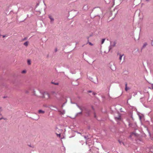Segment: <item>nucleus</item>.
<instances>
[{"mask_svg":"<svg viewBox=\"0 0 153 153\" xmlns=\"http://www.w3.org/2000/svg\"><path fill=\"white\" fill-rule=\"evenodd\" d=\"M105 39H102V43H101L102 44H103L104 43V42H105Z\"/></svg>","mask_w":153,"mask_h":153,"instance_id":"13","label":"nucleus"},{"mask_svg":"<svg viewBox=\"0 0 153 153\" xmlns=\"http://www.w3.org/2000/svg\"><path fill=\"white\" fill-rule=\"evenodd\" d=\"M41 98L48 100L50 98V96L49 94L47 92H44L42 94L40 97Z\"/></svg>","mask_w":153,"mask_h":153,"instance_id":"1","label":"nucleus"},{"mask_svg":"<svg viewBox=\"0 0 153 153\" xmlns=\"http://www.w3.org/2000/svg\"><path fill=\"white\" fill-rule=\"evenodd\" d=\"M129 89V88L128 87H127V84L126 83V88H125V90L126 91H127Z\"/></svg>","mask_w":153,"mask_h":153,"instance_id":"6","label":"nucleus"},{"mask_svg":"<svg viewBox=\"0 0 153 153\" xmlns=\"http://www.w3.org/2000/svg\"><path fill=\"white\" fill-rule=\"evenodd\" d=\"M82 111H81L80 112H79V113H78L76 115H79V114H82Z\"/></svg>","mask_w":153,"mask_h":153,"instance_id":"16","label":"nucleus"},{"mask_svg":"<svg viewBox=\"0 0 153 153\" xmlns=\"http://www.w3.org/2000/svg\"><path fill=\"white\" fill-rule=\"evenodd\" d=\"M77 106L80 109V110H81V111H82V108H81V107H80L79 106H78V105H77Z\"/></svg>","mask_w":153,"mask_h":153,"instance_id":"18","label":"nucleus"},{"mask_svg":"<svg viewBox=\"0 0 153 153\" xmlns=\"http://www.w3.org/2000/svg\"><path fill=\"white\" fill-rule=\"evenodd\" d=\"M147 45V43H145L143 45V48H145Z\"/></svg>","mask_w":153,"mask_h":153,"instance_id":"12","label":"nucleus"},{"mask_svg":"<svg viewBox=\"0 0 153 153\" xmlns=\"http://www.w3.org/2000/svg\"><path fill=\"white\" fill-rule=\"evenodd\" d=\"M149 0H146V1H149Z\"/></svg>","mask_w":153,"mask_h":153,"instance_id":"25","label":"nucleus"},{"mask_svg":"<svg viewBox=\"0 0 153 153\" xmlns=\"http://www.w3.org/2000/svg\"><path fill=\"white\" fill-rule=\"evenodd\" d=\"M49 18L51 21H53L54 20V19L51 16H50Z\"/></svg>","mask_w":153,"mask_h":153,"instance_id":"10","label":"nucleus"},{"mask_svg":"<svg viewBox=\"0 0 153 153\" xmlns=\"http://www.w3.org/2000/svg\"><path fill=\"white\" fill-rule=\"evenodd\" d=\"M45 111H42L41 110H39L38 111V113L39 114H44L45 113Z\"/></svg>","mask_w":153,"mask_h":153,"instance_id":"5","label":"nucleus"},{"mask_svg":"<svg viewBox=\"0 0 153 153\" xmlns=\"http://www.w3.org/2000/svg\"><path fill=\"white\" fill-rule=\"evenodd\" d=\"M116 43L115 42H112L111 43V47H113L115 46Z\"/></svg>","mask_w":153,"mask_h":153,"instance_id":"3","label":"nucleus"},{"mask_svg":"<svg viewBox=\"0 0 153 153\" xmlns=\"http://www.w3.org/2000/svg\"><path fill=\"white\" fill-rule=\"evenodd\" d=\"M133 134H134V133H132L130 135V136H129V137H131V136H132V135H133Z\"/></svg>","mask_w":153,"mask_h":153,"instance_id":"17","label":"nucleus"},{"mask_svg":"<svg viewBox=\"0 0 153 153\" xmlns=\"http://www.w3.org/2000/svg\"><path fill=\"white\" fill-rule=\"evenodd\" d=\"M27 62L28 64L29 65H30L31 64V61L30 60H28Z\"/></svg>","mask_w":153,"mask_h":153,"instance_id":"8","label":"nucleus"},{"mask_svg":"<svg viewBox=\"0 0 153 153\" xmlns=\"http://www.w3.org/2000/svg\"><path fill=\"white\" fill-rule=\"evenodd\" d=\"M88 92H89V93H90V92H91V91H88Z\"/></svg>","mask_w":153,"mask_h":153,"instance_id":"24","label":"nucleus"},{"mask_svg":"<svg viewBox=\"0 0 153 153\" xmlns=\"http://www.w3.org/2000/svg\"><path fill=\"white\" fill-rule=\"evenodd\" d=\"M4 119V120H5V119H4V118H3V117H1V118H0V120H1V119Z\"/></svg>","mask_w":153,"mask_h":153,"instance_id":"19","label":"nucleus"},{"mask_svg":"<svg viewBox=\"0 0 153 153\" xmlns=\"http://www.w3.org/2000/svg\"><path fill=\"white\" fill-rule=\"evenodd\" d=\"M52 93L54 94V93H55V92H52Z\"/></svg>","mask_w":153,"mask_h":153,"instance_id":"27","label":"nucleus"},{"mask_svg":"<svg viewBox=\"0 0 153 153\" xmlns=\"http://www.w3.org/2000/svg\"><path fill=\"white\" fill-rule=\"evenodd\" d=\"M123 55H123H121L120 54V57H119V59L120 60H121V59H122V56Z\"/></svg>","mask_w":153,"mask_h":153,"instance_id":"9","label":"nucleus"},{"mask_svg":"<svg viewBox=\"0 0 153 153\" xmlns=\"http://www.w3.org/2000/svg\"><path fill=\"white\" fill-rule=\"evenodd\" d=\"M89 43L91 45H93L92 44L91 42H89Z\"/></svg>","mask_w":153,"mask_h":153,"instance_id":"21","label":"nucleus"},{"mask_svg":"<svg viewBox=\"0 0 153 153\" xmlns=\"http://www.w3.org/2000/svg\"><path fill=\"white\" fill-rule=\"evenodd\" d=\"M28 42H26L24 43V45L26 46H27L28 45Z\"/></svg>","mask_w":153,"mask_h":153,"instance_id":"7","label":"nucleus"},{"mask_svg":"<svg viewBox=\"0 0 153 153\" xmlns=\"http://www.w3.org/2000/svg\"><path fill=\"white\" fill-rule=\"evenodd\" d=\"M63 105H62V108H63Z\"/></svg>","mask_w":153,"mask_h":153,"instance_id":"26","label":"nucleus"},{"mask_svg":"<svg viewBox=\"0 0 153 153\" xmlns=\"http://www.w3.org/2000/svg\"><path fill=\"white\" fill-rule=\"evenodd\" d=\"M115 119L117 120H121V117L119 114H118V117H115Z\"/></svg>","mask_w":153,"mask_h":153,"instance_id":"4","label":"nucleus"},{"mask_svg":"<svg viewBox=\"0 0 153 153\" xmlns=\"http://www.w3.org/2000/svg\"><path fill=\"white\" fill-rule=\"evenodd\" d=\"M119 142L121 144V143H122L123 145H124V143L121 141H120V140H118Z\"/></svg>","mask_w":153,"mask_h":153,"instance_id":"11","label":"nucleus"},{"mask_svg":"<svg viewBox=\"0 0 153 153\" xmlns=\"http://www.w3.org/2000/svg\"><path fill=\"white\" fill-rule=\"evenodd\" d=\"M5 36H4V35H3V38Z\"/></svg>","mask_w":153,"mask_h":153,"instance_id":"23","label":"nucleus"},{"mask_svg":"<svg viewBox=\"0 0 153 153\" xmlns=\"http://www.w3.org/2000/svg\"><path fill=\"white\" fill-rule=\"evenodd\" d=\"M56 135H57V136L59 137H60V136H61V135H60V134H56Z\"/></svg>","mask_w":153,"mask_h":153,"instance_id":"15","label":"nucleus"},{"mask_svg":"<svg viewBox=\"0 0 153 153\" xmlns=\"http://www.w3.org/2000/svg\"><path fill=\"white\" fill-rule=\"evenodd\" d=\"M26 71H25V70H23V71H22V74H25V73H26Z\"/></svg>","mask_w":153,"mask_h":153,"instance_id":"14","label":"nucleus"},{"mask_svg":"<svg viewBox=\"0 0 153 153\" xmlns=\"http://www.w3.org/2000/svg\"><path fill=\"white\" fill-rule=\"evenodd\" d=\"M25 93H26L27 94V93H28V91H25Z\"/></svg>","mask_w":153,"mask_h":153,"instance_id":"20","label":"nucleus"},{"mask_svg":"<svg viewBox=\"0 0 153 153\" xmlns=\"http://www.w3.org/2000/svg\"><path fill=\"white\" fill-rule=\"evenodd\" d=\"M58 111L59 112V114H64L65 113V111L64 110L60 111L59 109H58Z\"/></svg>","mask_w":153,"mask_h":153,"instance_id":"2","label":"nucleus"},{"mask_svg":"<svg viewBox=\"0 0 153 153\" xmlns=\"http://www.w3.org/2000/svg\"><path fill=\"white\" fill-rule=\"evenodd\" d=\"M93 95H95V94H96V93H94V92H93Z\"/></svg>","mask_w":153,"mask_h":153,"instance_id":"22","label":"nucleus"},{"mask_svg":"<svg viewBox=\"0 0 153 153\" xmlns=\"http://www.w3.org/2000/svg\"><path fill=\"white\" fill-rule=\"evenodd\" d=\"M56 85H57L58 84H55Z\"/></svg>","mask_w":153,"mask_h":153,"instance_id":"28","label":"nucleus"}]
</instances>
